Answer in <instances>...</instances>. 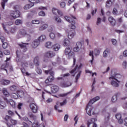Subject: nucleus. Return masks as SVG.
<instances>
[{
  "instance_id": "6e6d98bb",
  "label": "nucleus",
  "mask_w": 127,
  "mask_h": 127,
  "mask_svg": "<svg viewBox=\"0 0 127 127\" xmlns=\"http://www.w3.org/2000/svg\"><path fill=\"white\" fill-rule=\"evenodd\" d=\"M59 104H60V103L59 102V101L57 102L56 103V105L55 106L54 108H55V110H56V111H57V108H59Z\"/></svg>"
},
{
  "instance_id": "79ce46f5",
  "label": "nucleus",
  "mask_w": 127,
  "mask_h": 127,
  "mask_svg": "<svg viewBox=\"0 0 127 127\" xmlns=\"http://www.w3.org/2000/svg\"><path fill=\"white\" fill-rule=\"evenodd\" d=\"M3 2H1V6L3 9H4V6H5V2H7L8 0H2Z\"/></svg>"
},
{
  "instance_id": "ddd939ff",
  "label": "nucleus",
  "mask_w": 127,
  "mask_h": 127,
  "mask_svg": "<svg viewBox=\"0 0 127 127\" xmlns=\"http://www.w3.org/2000/svg\"><path fill=\"white\" fill-rule=\"evenodd\" d=\"M75 35H76V32L74 30H71L68 33V37L69 39H72Z\"/></svg>"
},
{
  "instance_id": "4468645a",
  "label": "nucleus",
  "mask_w": 127,
  "mask_h": 127,
  "mask_svg": "<svg viewBox=\"0 0 127 127\" xmlns=\"http://www.w3.org/2000/svg\"><path fill=\"white\" fill-rule=\"evenodd\" d=\"M46 57H47L48 58H51L52 57H54V56H55V53L52 52V51H48L45 54Z\"/></svg>"
},
{
  "instance_id": "7ed1b4c3",
  "label": "nucleus",
  "mask_w": 127,
  "mask_h": 127,
  "mask_svg": "<svg viewBox=\"0 0 127 127\" xmlns=\"http://www.w3.org/2000/svg\"><path fill=\"white\" fill-rule=\"evenodd\" d=\"M64 54L67 55L68 59L74 57V52H72V47H67L64 50Z\"/></svg>"
},
{
  "instance_id": "1a4fd4ad",
  "label": "nucleus",
  "mask_w": 127,
  "mask_h": 127,
  "mask_svg": "<svg viewBox=\"0 0 127 127\" xmlns=\"http://www.w3.org/2000/svg\"><path fill=\"white\" fill-rule=\"evenodd\" d=\"M30 108L34 114L37 113V106L34 103H31L30 104Z\"/></svg>"
},
{
  "instance_id": "4d7b16f0",
  "label": "nucleus",
  "mask_w": 127,
  "mask_h": 127,
  "mask_svg": "<svg viewBox=\"0 0 127 127\" xmlns=\"http://www.w3.org/2000/svg\"><path fill=\"white\" fill-rule=\"evenodd\" d=\"M60 6L61 7H62V8H64V7L65 6H66V3H65V2H62L60 3Z\"/></svg>"
},
{
  "instance_id": "3c124183",
  "label": "nucleus",
  "mask_w": 127,
  "mask_h": 127,
  "mask_svg": "<svg viewBox=\"0 0 127 127\" xmlns=\"http://www.w3.org/2000/svg\"><path fill=\"white\" fill-rule=\"evenodd\" d=\"M2 46L3 47V48L4 49H5V48H7V46H8V44H7V43L6 42H4V43H2Z\"/></svg>"
},
{
  "instance_id": "9d476101",
  "label": "nucleus",
  "mask_w": 127,
  "mask_h": 127,
  "mask_svg": "<svg viewBox=\"0 0 127 127\" xmlns=\"http://www.w3.org/2000/svg\"><path fill=\"white\" fill-rule=\"evenodd\" d=\"M40 44V42L39 40H38V39L34 40L32 43V47L33 48H37V47H38L39 46V45Z\"/></svg>"
},
{
  "instance_id": "473e14b6",
  "label": "nucleus",
  "mask_w": 127,
  "mask_h": 127,
  "mask_svg": "<svg viewBox=\"0 0 127 127\" xmlns=\"http://www.w3.org/2000/svg\"><path fill=\"white\" fill-rule=\"evenodd\" d=\"M45 47L47 48H51L52 47V43L51 42H48L45 44Z\"/></svg>"
},
{
  "instance_id": "a19ab883",
  "label": "nucleus",
  "mask_w": 127,
  "mask_h": 127,
  "mask_svg": "<svg viewBox=\"0 0 127 127\" xmlns=\"http://www.w3.org/2000/svg\"><path fill=\"white\" fill-rule=\"evenodd\" d=\"M32 23L33 24H39L40 21L38 20H33L32 21Z\"/></svg>"
},
{
  "instance_id": "680f3d73",
  "label": "nucleus",
  "mask_w": 127,
  "mask_h": 127,
  "mask_svg": "<svg viewBox=\"0 0 127 127\" xmlns=\"http://www.w3.org/2000/svg\"><path fill=\"white\" fill-rule=\"evenodd\" d=\"M5 68H6V65L3 64L1 65V69H2V70H5V71H6V73H7V70H6L5 69Z\"/></svg>"
},
{
  "instance_id": "69168bd1",
  "label": "nucleus",
  "mask_w": 127,
  "mask_h": 127,
  "mask_svg": "<svg viewBox=\"0 0 127 127\" xmlns=\"http://www.w3.org/2000/svg\"><path fill=\"white\" fill-rule=\"evenodd\" d=\"M66 103H67V101H66V100H65L63 101V103H60V106H61V107H62V106H64V105H66Z\"/></svg>"
},
{
  "instance_id": "e2e57ef3",
  "label": "nucleus",
  "mask_w": 127,
  "mask_h": 127,
  "mask_svg": "<svg viewBox=\"0 0 127 127\" xmlns=\"http://www.w3.org/2000/svg\"><path fill=\"white\" fill-rule=\"evenodd\" d=\"M101 21H102V19L100 17H98L97 18V21L96 23L97 25H99V24H100V23H101Z\"/></svg>"
},
{
  "instance_id": "a878e982",
  "label": "nucleus",
  "mask_w": 127,
  "mask_h": 127,
  "mask_svg": "<svg viewBox=\"0 0 127 127\" xmlns=\"http://www.w3.org/2000/svg\"><path fill=\"white\" fill-rule=\"evenodd\" d=\"M45 73H46V74H50L51 76H54L55 74L54 71H52V68L48 70H45Z\"/></svg>"
},
{
  "instance_id": "f03ea898",
  "label": "nucleus",
  "mask_w": 127,
  "mask_h": 127,
  "mask_svg": "<svg viewBox=\"0 0 127 127\" xmlns=\"http://www.w3.org/2000/svg\"><path fill=\"white\" fill-rule=\"evenodd\" d=\"M95 102H96V100H95L94 98L91 99L89 102V103L86 106L85 110L86 111V113L87 115H88V116H92L91 112L92 110H93V106H92V105H93V104L95 103Z\"/></svg>"
},
{
  "instance_id": "09e8293b",
  "label": "nucleus",
  "mask_w": 127,
  "mask_h": 127,
  "mask_svg": "<svg viewBox=\"0 0 127 127\" xmlns=\"http://www.w3.org/2000/svg\"><path fill=\"white\" fill-rule=\"evenodd\" d=\"M9 89L10 91L14 92V91L16 90V86L15 85H12V86L10 87Z\"/></svg>"
},
{
  "instance_id": "c85d7f7f",
  "label": "nucleus",
  "mask_w": 127,
  "mask_h": 127,
  "mask_svg": "<svg viewBox=\"0 0 127 127\" xmlns=\"http://www.w3.org/2000/svg\"><path fill=\"white\" fill-rule=\"evenodd\" d=\"M109 53H110V50H109V49H106L103 54V57H104L105 58H106V57H108V54H109Z\"/></svg>"
},
{
  "instance_id": "20e7f679",
  "label": "nucleus",
  "mask_w": 127,
  "mask_h": 127,
  "mask_svg": "<svg viewBox=\"0 0 127 127\" xmlns=\"http://www.w3.org/2000/svg\"><path fill=\"white\" fill-rule=\"evenodd\" d=\"M19 6L18 5H16L14 7V9L15 10L11 13V15L12 16L13 18H16L17 17H19L20 16V12L17 10Z\"/></svg>"
},
{
  "instance_id": "423d86ee",
  "label": "nucleus",
  "mask_w": 127,
  "mask_h": 127,
  "mask_svg": "<svg viewBox=\"0 0 127 127\" xmlns=\"http://www.w3.org/2000/svg\"><path fill=\"white\" fill-rule=\"evenodd\" d=\"M5 120L7 122H10L13 126H15V125L17 124V121H16V120L11 119V117L9 116H6L5 117Z\"/></svg>"
},
{
  "instance_id": "393cba45",
  "label": "nucleus",
  "mask_w": 127,
  "mask_h": 127,
  "mask_svg": "<svg viewBox=\"0 0 127 127\" xmlns=\"http://www.w3.org/2000/svg\"><path fill=\"white\" fill-rule=\"evenodd\" d=\"M10 83V81L6 79H3L1 81V84L2 85H4V86L9 84Z\"/></svg>"
},
{
  "instance_id": "6ab92c4d",
  "label": "nucleus",
  "mask_w": 127,
  "mask_h": 127,
  "mask_svg": "<svg viewBox=\"0 0 127 127\" xmlns=\"http://www.w3.org/2000/svg\"><path fill=\"white\" fill-rule=\"evenodd\" d=\"M115 2V0H108L106 3V7L107 8H109V7Z\"/></svg>"
},
{
  "instance_id": "ea45409f",
  "label": "nucleus",
  "mask_w": 127,
  "mask_h": 127,
  "mask_svg": "<svg viewBox=\"0 0 127 127\" xmlns=\"http://www.w3.org/2000/svg\"><path fill=\"white\" fill-rule=\"evenodd\" d=\"M29 116L31 119H33V120H34V121L36 120V117L34 115L32 114V113H29Z\"/></svg>"
},
{
  "instance_id": "a18cd8bd",
  "label": "nucleus",
  "mask_w": 127,
  "mask_h": 127,
  "mask_svg": "<svg viewBox=\"0 0 127 127\" xmlns=\"http://www.w3.org/2000/svg\"><path fill=\"white\" fill-rule=\"evenodd\" d=\"M36 71L38 74H39L40 75L42 73V70L41 69H40L38 68V66L37 67V69H36Z\"/></svg>"
},
{
  "instance_id": "f8f14e48",
  "label": "nucleus",
  "mask_w": 127,
  "mask_h": 127,
  "mask_svg": "<svg viewBox=\"0 0 127 127\" xmlns=\"http://www.w3.org/2000/svg\"><path fill=\"white\" fill-rule=\"evenodd\" d=\"M33 62L36 67L39 66V64H40V61H39V57L36 56V57H35L33 60Z\"/></svg>"
},
{
  "instance_id": "9b49d317",
  "label": "nucleus",
  "mask_w": 127,
  "mask_h": 127,
  "mask_svg": "<svg viewBox=\"0 0 127 127\" xmlns=\"http://www.w3.org/2000/svg\"><path fill=\"white\" fill-rule=\"evenodd\" d=\"M29 1L31 3L27 5H28L29 8H30L34 5V3H38V2H39V0H29Z\"/></svg>"
},
{
  "instance_id": "8fccbe9b",
  "label": "nucleus",
  "mask_w": 127,
  "mask_h": 127,
  "mask_svg": "<svg viewBox=\"0 0 127 127\" xmlns=\"http://www.w3.org/2000/svg\"><path fill=\"white\" fill-rule=\"evenodd\" d=\"M59 10H58L56 8H53V9H52L53 13H54V14H55L56 15V14H57V13H58Z\"/></svg>"
},
{
  "instance_id": "4c0bfd02",
  "label": "nucleus",
  "mask_w": 127,
  "mask_h": 127,
  "mask_svg": "<svg viewBox=\"0 0 127 127\" xmlns=\"http://www.w3.org/2000/svg\"><path fill=\"white\" fill-rule=\"evenodd\" d=\"M15 24L16 25H19V24H22V20L20 19H17L15 20Z\"/></svg>"
},
{
  "instance_id": "aec40b11",
  "label": "nucleus",
  "mask_w": 127,
  "mask_h": 127,
  "mask_svg": "<svg viewBox=\"0 0 127 127\" xmlns=\"http://www.w3.org/2000/svg\"><path fill=\"white\" fill-rule=\"evenodd\" d=\"M51 90L52 93L55 94V93H57L59 91V87L58 86L55 85L51 87Z\"/></svg>"
},
{
  "instance_id": "0eeeda50",
  "label": "nucleus",
  "mask_w": 127,
  "mask_h": 127,
  "mask_svg": "<svg viewBox=\"0 0 127 127\" xmlns=\"http://www.w3.org/2000/svg\"><path fill=\"white\" fill-rule=\"evenodd\" d=\"M19 46H20L22 51L23 52H26L27 50V48L26 47V45H29V43H22V44H18Z\"/></svg>"
},
{
  "instance_id": "5fc2aeb1",
  "label": "nucleus",
  "mask_w": 127,
  "mask_h": 127,
  "mask_svg": "<svg viewBox=\"0 0 127 127\" xmlns=\"http://www.w3.org/2000/svg\"><path fill=\"white\" fill-rule=\"evenodd\" d=\"M39 15L40 16H45V12L43 11H40L39 12Z\"/></svg>"
},
{
  "instance_id": "de8ad7c7",
  "label": "nucleus",
  "mask_w": 127,
  "mask_h": 127,
  "mask_svg": "<svg viewBox=\"0 0 127 127\" xmlns=\"http://www.w3.org/2000/svg\"><path fill=\"white\" fill-rule=\"evenodd\" d=\"M11 97L13 99H18V95L15 93H12L11 95Z\"/></svg>"
},
{
  "instance_id": "bf43d9fd",
  "label": "nucleus",
  "mask_w": 127,
  "mask_h": 127,
  "mask_svg": "<svg viewBox=\"0 0 127 127\" xmlns=\"http://www.w3.org/2000/svg\"><path fill=\"white\" fill-rule=\"evenodd\" d=\"M111 42L113 45H116L117 44V40H116L115 39H112Z\"/></svg>"
},
{
  "instance_id": "e433bc0d",
  "label": "nucleus",
  "mask_w": 127,
  "mask_h": 127,
  "mask_svg": "<svg viewBox=\"0 0 127 127\" xmlns=\"http://www.w3.org/2000/svg\"><path fill=\"white\" fill-rule=\"evenodd\" d=\"M81 71H80L79 72V73L77 74V75H76V76L75 77V83H77L78 82V80H79V78H80V76H81Z\"/></svg>"
},
{
  "instance_id": "37998d69",
  "label": "nucleus",
  "mask_w": 127,
  "mask_h": 127,
  "mask_svg": "<svg viewBox=\"0 0 127 127\" xmlns=\"http://www.w3.org/2000/svg\"><path fill=\"white\" fill-rule=\"evenodd\" d=\"M119 12H118V10L116 8H114L113 9L112 13L114 15H117Z\"/></svg>"
},
{
  "instance_id": "f704fd0d",
  "label": "nucleus",
  "mask_w": 127,
  "mask_h": 127,
  "mask_svg": "<svg viewBox=\"0 0 127 127\" xmlns=\"http://www.w3.org/2000/svg\"><path fill=\"white\" fill-rule=\"evenodd\" d=\"M6 107L5 103L4 102L1 101L0 103V109H4Z\"/></svg>"
},
{
  "instance_id": "5701e85b",
  "label": "nucleus",
  "mask_w": 127,
  "mask_h": 127,
  "mask_svg": "<svg viewBox=\"0 0 127 127\" xmlns=\"http://www.w3.org/2000/svg\"><path fill=\"white\" fill-rule=\"evenodd\" d=\"M95 122H97V119L95 118L91 119L90 121H88L87 123V127H90V125H91V124H95Z\"/></svg>"
},
{
  "instance_id": "2eb2a0df",
  "label": "nucleus",
  "mask_w": 127,
  "mask_h": 127,
  "mask_svg": "<svg viewBox=\"0 0 127 127\" xmlns=\"http://www.w3.org/2000/svg\"><path fill=\"white\" fill-rule=\"evenodd\" d=\"M32 125L33 127H45L44 124H41V125H39V123L35 120L34 121L33 124H32Z\"/></svg>"
},
{
  "instance_id": "603ef678",
  "label": "nucleus",
  "mask_w": 127,
  "mask_h": 127,
  "mask_svg": "<svg viewBox=\"0 0 127 127\" xmlns=\"http://www.w3.org/2000/svg\"><path fill=\"white\" fill-rule=\"evenodd\" d=\"M49 80H50V82H51L54 80V76L50 75L48 77Z\"/></svg>"
},
{
  "instance_id": "a211bd4d",
  "label": "nucleus",
  "mask_w": 127,
  "mask_h": 127,
  "mask_svg": "<svg viewBox=\"0 0 127 127\" xmlns=\"http://www.w3.org/2000/svg\"><path fill=\"white\" fill-rule=\"evenodd\" d=\"M120 96V93H117L115 95H113L111 98L112 103H116L118 101V97Z\"/></svg>"
},
{
  "instance_id": "864d4df0",
  "label": "nucleus",
  "mask_w": 127,
  "mask_h": 127,
  "mask_svg": "<svg viewBox=\"0 0 127 127\" xmlns=\"http://www.w3.org/2000/svg\"><path fill=\"white\" fill-rule=\"evenodd\" d=\"M50 37L51 39H54L55 38V34L54 33H51L50 34Z\"/></svg>"
},
{
  "instance_id": "bb28decb",
  "label": "nucleus",
  "mask_w": 127,
  "mask_h": 127,
  "mask_svg": "<svg viewBox=\"0 0 127 127\" xmlns=\"http://www.w3.org/2000/svg\"><path fill=\"white\" fill-rule=\"evenodd\" d=\"M46 39V36L45 35H42L38 38V40L40 42H42L44 40Z\"/></svg>"
},
{
  "instance_id": "b1692460",
  "label": "nucleus",
  "mask_w": 127,
  "mask_h": 127,
  "mask_svg": "<svg viewBox=\"0 0 127 127\" xmlns=\"http://www.w3.org/2000/svg\"><path fill=\"white\" fill-rule=\"evenodd\" d=\"M72 92H74V89H72L71 91L66 93H63V94H60L59 95V97H62L63 98H64V97H66L69 95V94H71V93H72Z\"/></svg>"
},
{
  "instance_id": "052dcab7",
  "label": "nucleus",
  "mask_w": 127,
  "mask_h": 127,
  "mask_svg": "<svg viewBox=\"0 0 127 127\" xmlns=\"http://www.w3.org/2000/svg\"><path fill=\"white\" fill-rule=\"evenodd\" d=\"M3 52H4V54H5V55H9V54H10L9 51L7 50H4Z\"/></svg>"
},
{
  "instance_id": "c9c22d12",
  "label": "nucleus",
  "mask_w": 127,
  "mask_h": 127,
  "mask_svg": "<svg viewBox=\"0 0 127 127\" xmlns=\"http://www.w3.org/2000/svg\"><path fill=\"white\" fill-rule=\"evenodd\" d=\"M81 71H80L79 72V73L77 74V75H76V76L75 77V83H77L78 82V80H79V78H80V76H81Z\"/></svg>"
},
{
  "instance_id": "72a5a7b5",
  "label": "nucleus",
  "mask_w": 127,
  "mask_h": 127,
  "mask_svg": "<svg viewBox=\"0 0 127 127\" xmlns=\"http://www.w3.org/2000/svg\"><path fill=\"white\" fill-rule=\"evenodd\" d=\"M2 93H3V95H4V96H5L6 97H8L9 96V93H8V92H7V91L6 90V89L5 88L3 89Z\"/></svg>"
},
{
  "instance_id": "774afa93",
  "label": "nucleus",
  "mask_w": 127,
  "mask_h": 127,
  "mask_svg": "<svg viewBox=\"0 0 127 127\" xmlns=\"http://www.w3.org/2000/svg\"><path fill=\"white\" fill-rule=\"evenodd\" d=\"M68 118H69V116H68V115H65L64 117V122H67V120H68Z\"/></svg>"
},
{
  "instance_id": "39448f33",
  "label": "nucleus",
  "mask_w": 127,
  "mask_h": 127,
  "mask_svg": "<svg viewBox=\"0 0 127 127\" xmlns=\"http://www.w3.org/2000/svg\"><path fill=\"white\" fill-rule=\"evenodd\" d=\"M64 18L66 21H68V22H69L71 23L70 24V28L71 29H76V26H75V24L76 23V22L74 20H70V17L68 16H65Z\"/></svg>"
},
{
  "instance_id": "4be33fe9",
  "label": "nucleus",
  "mask_w": 127,
  "mask_h": 127,
  "mask_svg": "<svg viewBox=\"0 0 127 127\" xmlns=\"http://www.w3.org/2000/svg\"><path fill=\"white\" fill-rule=\"evenodd\" d=\"M48 28V25L47 24H45L40 26L39 28V31H43V30H45V29H47Z\"/></svg>"
},
{
  "instance_id": "6e6552de",
  "label": "nucleus",
  "mask_w": 127,
  "mask_h": 127,
  "mask_svg": "<svg viewBox=\"0 0 127 127\" xmlns=\"http://www.w3.org/2000/svg\"><path fill=\"white\" fill-rule=\"evenodd\" d=\"M82 48V43L78 42L76 44L75 47L73 48L74 52H78Z\"/></svg>"
},
{
  "instance_id": "58836bf2",
  "label": "nucleus",
  "mask_w": 127,
  "mask_h": 127,
  "mask_svg": "<svg viewBox=\"0 0 127 127\" xmlns=\"http://www.w3.org/2000/svg\"><path fill=\"white\" fill-rule=\"evenodd\" d=\"M20 34L21 35H26L27 34V33L26 32V31L24 29L21 30L20 31Z\"/></svg>"
},
{
  "instance_id": "7c9ffc66",
  "label": "nucleus",
  "mask_w": 127,
  "mask_h": 127,
  "mask_svg": "<svg viewBox=\"0 0 127 127\" xmlns=\"http://www.w3.org/2000/svg\"><path fill=\"white\" fill-rule=\"evenodd\" d=\"M7 103H8V104H10V105L13 107V108H15V102H14V101H12V100H10V101L6 100Z\"/></svg>"
},
{
  "instance_id": "412c9836",
  "label": "nucleus",
  "mask_w": 127,
  "mask_h": 127,
  "mask_svg": "<svg viewBox=\"0 0 127 127\" xmlns=\"http://www.w3.org/2000/svg\"><path fill=\"white\" fill-rule=\"evenodd\" d=\"M116 118L118 120L119 124H123L124 120L122 119V115L121 114H117L116 115Z\"/></svg>"
},
{
  "instance_id": "cd10ccee",
  "label": "nucleus",
  "mask_w": 127,
  "mask_h": 127,
  "mask_svg": "<svg viewBox=\"0 0 127 127\" xmlns=\"http://www.w3.org/2000/svg\"><path fill=\"white\" fill-rule=\"evenodd\" d=\"M61 77H59L57 78L58 80H62L64 79V77H68V76H70V74L69 73H67L64 75H61Z\"/></svg>"
},
{
  "instance_id": "f257e3e1",
  "label": "nucleus",
  "mask_w": 127,
  "mask_h": 127,
  "mask_svg": "<svg viewBox=\"0 0 127 127\" xmlns=\"http://www.w3.org/2000/svg\"><path fill=\"white\" fill-rule=\"evenodd\" d=\"M122 78V75L117 72L111 71V76L109 77V80L112 79L113 80L111 82V84L113 87L115 88H118L120 86L119 83H120L121 81L119 80V79Z\"/></svg>"
},
{
  "instance_id": "dca6fc26",
  "label": "nucleus",
  "mask_w": 127,
  "mask_h": 127,
  "mask_svg": "<svg viewBox=\"0 0 127 127\" xmlns=\"http://www.w3.org/2000/svg\"><path fill=\"white\" fill-rule=\"evenodd\" d=\"M61 85L62 87H63L64 88H67L71 86L72 83L69 81H67L66 82L61 83Z\"/></svg>"
},
{
  "instance_id": "f3484780",
  "label": "nucleus",
  "mask_w": 127,
  "mask_h": 127,
  "mask_svg": "<svg viewBox=\"0 0 127 127\" xmlns=\"http://www.w3.org/2000/svg\"><path fill=\"white\" fill-rule=\"evenodd\" d=\"M108 20L112 26H115V25H116V20L114 17L112 16L109 17L108 18Z\"/></svg>"
},
{
  "instance_id": "338daca9",
  "label": "nucleus",
  "mask_w": 127,
  "mask_h": 127,
  "mask_svg": "<svg viewBox=\"0 0 127 127\" xmlns=\"http://www.w3.org/2000/svg\"><path fill=\"white\" fill-rule=\"evenodd\" d=\"M0 39L2 43H4L5 39H4V37H3V36H0Z\"/></svg>"
},
{
  "instance_id": "0e129e2a",
  "label": "nucleus",
  "mask_w": 127,
  "mask_h": 127,
  "mask_svg": "<svg viewBox=\"0 0 127 127\" xmlns=\"http://www.w3.org/2000/svg\"><path fill=\"white\" fill-rule=\"evenodd\" d=\"M74 121H75L74 126H76L78 123V116H76L74 117Z\"/></svg>"
},
{
  "instance_id": "13d9d810",
  "label": "nucleus",
  "mask_w": 127,
  "mask_h": 127,
  "mask_svg": "<svg viewBox=\"0 0 127 127\" xmlns=\"http://www.w3.org/2000/svg\"><path fill=\"white\" fill-rule=\"evenodd\" d=\"M127 61H124L123 63V67L124 69H127Z\"/></svg>"
},
{
  "instance_id": "2f4dec72",
  "label": "nucleus",
  "mask_w": 127,
  "mask_h": 127,
  "mask_svg": "<svg viewBox=\"0 0 127 127\" xmlns=\"http://www.w3.org/2000/svg\"><path fill=\"white\" fill-rule=\"evenodd\" d=\"M54 49L55 51H58L60 49V45L57 44L54 46Z\"/></svg>"
},
{
  "instance_id": "49530a36",
  "label": "nucleus",
  "mask_w": 127,
  "mask_h": 127,
  "mask_svg": "<svg viewBox=\"0 0 127 127\" xmlns=\"http://www.w3.org/2000/svg\"><path fill=\"white\" fill-rule=\"evenodd\" d=\"M98 10V9L97 8H94V9H92L91 10V14L92 16L96 14V12H97V11Z\"/></svg>"
},
{
  "instance_id": "c756f323",
  "label": "nucleus",
  "mask_w": 127,
  "mask_h": 127,
  "mask_svg": "<svg viewBox=\"0 0 127 127\" xmlns=\"http://www.w3.org/2000/svg\"><path fill=\"white\" fill-rule=\"evenodd\" d=\"M70 44V41L68 39H65L64 40V46H68Z\"/></svg>"
},
{
  "instance_id": "c03bdc74",
  "label": "nucleus",
  "mask_w": 127,
  "mask_h": 127,
  "mask_svg": "<svg viewBox=\"0 0 127 127\" xmlns=\"http://www.w3.org/2000/svg\"><path fill=\"white\" fill-rule=\"evenodd\" d=\"M55 20H56L58 23H61L62 21L60 18L57 17H55Z\"/></svg>"
}]
</instances>
